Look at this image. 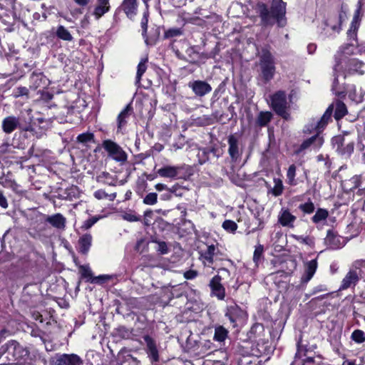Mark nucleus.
Segmentation results:
<instances>
[{
	"label": "nucleus",
	"instance_id": "55",
	"mask_svg": "<svg viewBox=\"0 0 365 365\" xmlns=\"http://www.w3.org/2000/svg\"><path fill=\"white\" fill-rule=\"evenodd\" d=\"M169 190H170V192H171L172 195H175V196H182V195L181 189L178 184L174 185L171 187H169Z\"/></svg>",
	"mask_w": 365,
	"mask_h": 365
},
{
	"label": "nucleus",
	"instance_id": "3",
	"mask_svg": "<svg viewBox=\"0 0 365 365\" xmlns=\"http://www.w3.org/2000/svg\"><path fill=\"white\" fill-rule=\"evenodd\" d=\"M334 106V118L336 120H338L346 115L348 111L345 103L339 100H336L334 103L331 104L328 107L319 120H313V123L312 125L313 129L319 132L325 128L328 122L331 120Z\"/></svg>",
	"mask_w": 365,
	"mask_h": 365
},
{
	"label": "nucleus",
	"instance_id": "64",
	"mask_svg": "<svg viewBox=\"0 0 365 365\" xmlns=\"http://www.w3.org/2000/svg\"><path fill=\"white\" fill-rule=\"evenodd\" d=\"M171 1V4L176 7H179L181 6V4H184L185 0H170Z\"/></svg>",
	"mask_w": 365,
	"mask_h": 365
},
{
	"label": "nucleus",
	"instance_id": "35",
	"mask_svg": "<svg viewBox=\"0 0 365 365\" xmlns=\"http://www.w3.org/2000/svg\"><path fill=\"white\" fill-rule=\"evenodd\" d=\"M317 267V262L316 260H310L306 264L305 266V281L307 282L312 279L314 274Z\"/></svg>",
	"mask_w": 365,
	"mask_h": 365
},
{
	"label": "nucleus",
	"instance_id": "38",
	"mask_svg": "<svg viewBox=\"0 0 365 365\" xmlns=\"http://www.w3.org/2000/svg\"><path fill=\"white\" fill-rule=\"evenodd\" d=\"M274 187L269 190V192L274 197H278L282 194L284 185L282 181L279 178H274Z\"/></svg>",
	"mask_w": 365,
	"mask_h": 365
},
{
	"label": "nucleus",
	"instance_id": "17",
	"mask_svg": "<svg viewBox=\"0 0 365 365\" xmlns=\"http://www.w3.org/2000/svg\"><path fill=\"white\" fill-rule=\"evenodd\" d=\"M143 339L146 344V352L152 362L159 361V353L156 346L155 341L149 335L143 336Z\"/></svg>",
	"mask_w": 365,
	"mask_h": 365
},
{
	"label": "nucleus",
	"instance_id": "46",
	"mask_svg": "<svg viewBox=\"0 0 365 365\" xmlns=\"http://www.w3.org/2000/svg\"><path fill=\"white\" fill-rule=\"evenodd\" d=\"M143 203L148 205H155L158 202V195L155 192L147 194L143 200Z\"/></svg>",
	"mask_w": 365,
	"mask_h": 365
},
{
	"label": "nucleus",
	"instance_id": "11",
	"mask_svg": "<svg viewBox=\"0 0 365 365\" xmlns=\"http://www.w3.org/2000/svg\"><path fill=\"white\" fill-rule=\"evenodd\" d=\"M229 145L228 153L232 162L236 163L240 159L242 151L240 148V141L235 135H230L227 139Z\"/></svg>",
	"mask_w": 365,
	"mask_h": 365
},
{
	"label": "nucleus",
	"instance_id": "33",
	"mask_svg": "<svg viewBox=\"0 0 365 365\" xmlns=\"http://www.w3.org/2000/svg\"><path fill=\"white\" fill-rule=\"evenodd\" d=\"M56 35L58 38L66 41H71L73 39L69 31L61 25L57 27Z\"/></svg>",
	"mask_w": 365,
	"mask_h": 365
},
{
	"label": "nucleus",
	"instance_id": "49",
	"mask_svg": "<svg viewBox=\"0 0 365 365\" xmlns=\"http://www.w3.org/2000/svg\"><path fill=\"white\" fill-rule=\"evenodd\" d=\"M222 227L226 231L234 232L237 228V225L232 220H227L222 223Z\"/></svg>",
	"mask_w": 365,
	"mask_h": 365
},
{
	"label": "nucleus",
	"instance_id": "32",
	"mask_svg": "<svg viewBox=\"0 0 365 365\" xmlns=\"http://www.w3.org/2000/svg\"><path fill=\"white\" fill-rule=\"evenodd\" d=\"M217 248L214 245H209L207 250L202 254V257L205 259L204 262L210 264L213 263V258L215 255Z\"/></svg>",
	"mask_w": 365,
	"mask_h": 365
},
{
	"label": "nucleus",
	"instance_id": "21",
	"mask_svg": "<svg viewBox=\"0 0 365 365\" xmlns=\"http://www.w3.org/2000/svg\"><path fill=\"white\" fill-rule=\"evenodd\" d=\"M93 237L90 233L81 236L78 241V251L83 255H88L92 245Z\"/></svg>",
	"mask_w": 365,
	"mask_h": 365
},
{
	"label": "nucleus",
	"instance_id": "9",
	"mask_svg": "<svg viewBox=\"0 0 365 365\" xmlns=\"http://www.w3.org/2000/svg\"><path fill=\"white\" fill-rule=\"evenodd\" d=\"M225 316L230 320L233 327L245 317V312L236 304L227 307Z\"/></svg>",
	"mask_w": 365,
	"mask_h": 365
},
{
	"label": "nucleus",
	"instance_id": "23",
	"mask_svg": "<svg viewBox=\"0 0 365 365\" xmlns=\"http://www.w3.org/2000/svg\"><path fill=\"white\" fill-rule=\"evenodd\" d=\"M110 9V0H96V5L93 11V15L96 20H99Z\"/></svg>",
	"mask_w": 365,
	"mask_h": 365
},
{
	"label": "nucleus",
	"instance_id": "2",
	"mask_svg": "<svg viewBox=\"0 0 365 365\" xmlns=\"http://www.w3.org/2000/svg\"><path fill=\"white\" fill-rule=\"evenodd\" d=\"M27 116L21 114L18 116L10 115L5 117L1 122V129L6 134H11L16 130L33 132V116L31 110H27Z\"/></svg>",
	"mask_w": 365,
	"mask_h": 365
},
{
	"label": "nucleus",
	"instance_id": "42",
	"mask_svg": "<svg viewBox=\"0 0 365 365\" xmlns=\"http://www.w3.org/2000/svg\"><path fill=\"white\" fill-rule=\"evenodd\" d=\"M296 165L292 164L291 165L287 173V178L288 180V184L290 185H295L297 184L295 176H296Z\"/></svg>",
	"mask_w": 365,
	"mask_h": 365
},
{
	"label": "nucleus",
	"instance_id": "54",
	"mask_svg": "<svg viewBox=\"0 0 365 365\" xmlns=\"http://www.w3.org/2000/svg\"><path fill=\"white\" fill-rule=\"evenodd\" d=\"M181 34V31L179 29H171L165 31V38H173L175 36H180Z\"/></svg>",
	"mask_w": 365,
	"mask_h": 365
},
{
	"label": "nucleus",
	"instance_id": "29",
	"mask_svg": "<svg viewBox=\"0 0 365 365\" xmlns=\"http://www.w3.org/2000/svg\"><path fill=\"white\" fill-rule=\"evenodd\" d=\"M342 69H343V66H340V68L336 71H335L333 69L334 78V81H333V83H332L331 90L334 93V94L339 98H344L346 96V91L344 90H341L339 88V81H338L339 74L338 73L339 72H341L342 71Z\"/></svg>",
	"mask_w": 365,
	"mask_h": 365
},
{
	"label": "nucleus",
	"instance_id": "10",
	"mask_svg": "<svg viewBox=\"0 0 365 365\" xmlns=\"http://www.w3.org/2000/svg\"><path fill=\"white\" fill-rule=\"evenodd\" d=\"M5 346L6 353L12 356L13 361H19L26 354V351L15 340L9 341Z\"/></svg>",
	"mask_w": 365,
	"mask_h": 365
},
{
	"label": "nucleus",
	"instance_id": "1",
	"mask_svg": "<svg viewBox=\"0 0 365 365\" xmlns=\"http://www.w3.org/2000/svg\"><path fill=\"white\" fill-rule=\"evenodd\" d=\"M256 10L264 26H272L277 22L279 27H284L287 24L286 3L282 0H272L270 10L265 4L258 3Z\"/></svg>",
	"mask_w": 365,
	"mask_h": 365
},
{
	"label": "nucleus",
	"instance_id": "27",
	"mask_svg": "<svg viewBox=\"0 0 365 365\" xmlns=\"http://www.w3.org/2000/svg\"><path fill=\"white\" fill-rule=\"evenodd\" d=\"M181 167L166 165L158 170L157 173L162 178H175L178 176Z\"/></svg>",
	"mask_w": 365,
	"mask_h": 365
},
{
	"label": "nucleus",
	"instance_id": "13",
	"mask_svg": "<svg viewBox=\"0 0 365 365\" xmlns=\"http://www.w3.org/2000/svg\"><path fill=\"white\" fill-rule=\"evenodd\" d=\"M138 0H123L119 7L116 9L115 14L123 11L130 19H133L138 14Z\"/></svg>",
	"mask_w": 365,
	"mask_h": 365
},
{
	"label": "nucleus",
	"instance_id": "16",
	"mask_svg": "<svg viewBox=\"0 0 365 365\" xmlns=\"http://www.w3.org/2000/svg\"><path fill=\"white\" fill-rule=\"evenodd\" d=\"M82 359L75 354H58L56 356L55 365H81Z\"/></svg>",
	"mask_w": 365,
	"mask_h": 365
},
{
	"label": "nucleus",
	"instance_id": "53",
	"mask_svg": "<svg viewBox=\"0 0 365 365\" xmlns=\"http://www.w3.org/2000/svg\"><path fill=\"white\" fill-rule=\"evenodd\" d=\"M98 220V218L96 217H93L91 218H89L83 222V225H81V229L83 230H88L91 228L95 223L97 222Z\"/></svg>",
	"mask_w": 365,
	"mask_h": 365
},
{
	"label": "nucleus",
	"instance_id": "6",
	"mask_svg": "<svg viewBox=\"0 0 365 365\" xmlns=\"http://www.w3.org/2000/svg\"><path fill=\"white\" fill-rule=\"evenodd\" d=\"M271 106L273 110L285 120H289V105L287 101L286 93L282 91H277L271 96Z\"/></svg>",
	"mask_w": 365,
	"mask_h": 365
},
{
	"label": "nucleus",
	"instance_id": "48",
	"mask_svg": "<svg viewBox=\"0 0 365 365\" xmlns=\"http://www.w3.org/2000/svg\"><path fill=\"white\" fill-rule=\"evenodd\" d=\"M264 252V247L262 245H258L255 247V250L253 255V261L257 264L258 262L262 259Z\"/></svg>",
	"mask_w": 365,
	"mask_h": 365
},
{
	"label": "nucleus",
	"instance_id": "41",
	"mask_svg": "<svg viewBox=\"0 0 365 365\" xmlns=\"http://www.w3.org/2000/svg\"><path fill=\"white\" fill-rule=\"evenodd\" d=\"M77 141L83 144L88 143H94V134L93 133L86 132L78 135Z\"/></svg>",
	"mask_w": 365,
	"mask_h": 365
},
{
	"label": "nucleus",
	"instance_id": "39",
	"mask_svg": "<svg viewBox=\"0 0 365 365\" xmlns=\"http://www.w3.org/2000/svg\"><path fill=\"white\" fill-rule=\"evenodd\" d=\"M329 216V212L326 209L319 208L314 215L312 217L314 223L317 224L325 220Z\"/></svg>",
	"mask_w": 365,
	"mask_h": 365
},
{
	"label": "nucleus",
	"instance_id": "40",
	"mask_svg": "<svg viewBox=\"0 0 365 365\" xmlns=\"http://www.w3.org/2000/svg\"><path fill=\"white\" fill-rule=\"evenodd\" d=\"M359 7L356 10V14H357L359 12V10H360V7H361L360 2H359ZM356 20H357V16L355 15L354 17V19H353V21L351 22V27H350V29L347 31L348 37L350 39L351 38H353V39H356V30H357V27L356 26Z\"/></svg>",
	"mask_w": 365,
	"mask_h": 365
},
{
	"label": "nucleus",
	"instance_id": "59",
	"mask_svg": "<svg viewBox=\"0 0 365 365\" xmlns=\"http://www.w3.org/2000/svg\"><path fill=\"white\" fill-rule=\"evenodd\" d=\"M155 188L157 191L158 192H162V191H167L168 190H169V187L165 185V184H163V183H158L155 185Z\"/></svg>",
	"mask_w": 365,
	"mask_h": 365
},
{
	"label": "nucleus",
	"instance_id": "34",
	"mask_svg": "<svg viewBox=\"0 0 365 365\" xmlns=\"http://www.w3.org/2000/svg\"><path fill=\"white\" fill-rule=\"evenodd\" d=\"M228 336V331L222 326H217L215 329L213 339L216 341L222 342Z\"/></svg>",
	"mask_w": 365,
	"mask_h": 365
},
{
	"label": "nucleus",
	"instance_id": "19",
	"mask_svg": "<svg viewBox=\"0 0 365 365\" xmlns=\"http://www.w3.org/2000/svg\"><path fill=\"white\" fill-rule=\"evenodd\" d=\"M321 131H317V134L315 135H313L312 137L305 140L299 146V149L297 150V153H301L304 151L306 149H308L309 148H319L322 146V145L324 143L323 138L319 135V133Z\"/></svg>",
	"mask_w": 365,
	"mask_h": 365
},
{
	"label": "nucleus",
	"instance_id": "14",
	"mask_svg": "<svg viewBox=\"0 0 365 365\" xmlns=\"http://www.w3.org/2000/svg\"><path fill=\"white\" fill-rule=\"evenodd\" d=\"M188 87L198 97H202L212 91V86L206 81L195 80L188 83Z\"/></svg>",
	"mask_w": 365,
	"mask_h": 365
},
{
	"label": "nucleus",
	"instance_id": "36",
	"mask_svg": "<svg viewBox=\"0 0 365 365\" xmlns=\"http://www.w3.org/2000/svg\"><path fill=\"white\" fill-rule=\"evenodd\" d=\"M97 181L104 185L115 186V181L110 175V173L107 172H103L99 175L97 176Z\"/></svg>",
	"mask_w": 365,
	"mask_h": 365
},
{
	"label": "nucleus",
	"instance_id": "28",
	"mask_svg": "<svg viewBox=\"0 0 365 365\" xmlns=\"http://www.w3.org/2000/svg\"><path fill=\"white\" fill-rule=\"evenodd\" d=\"M324 242L330 249H337L340 247V237L335 232L329 230L327 231Z\"/></svg>",
	"mask_w": 365,
	"mask_h": 365
},
{
	"label": "nucleus",
	"instance_id": "7",
	"mask_svg": "<svg viewBox=\"0 0 365 365\" xmlns=\"http://www.w3.org/2000/svg\"><path fill=\"white\" fill-rule=\"evenodd\" d=\"M102 146L108 153V157L121 164L126 162L128 155L123 148L116 143L111 140H105L103 141Z\"/></svg>",
	"mask_w": 365,
	"mask_h": 365
},
{
	"label": "nucleus",
	"instance_id": "22",
	"mask_svg": "<svg viewBox=\"0 0 365 365\" xmlns=\"http://www.w3.org/2000/svg\"><path fill=\"white\" fill-rule=\"evenodd\" d=\"M80 272L82 277L86 279L88 282L91 283H102L105 279H108L107 275H100L98 277H93L92 272L88 266H80Z\"/></svg>",
	"mask_w": 365,
	"mask_h": 365
},
{
	"label": "nucleus",
	"instance_id": "43",
	"mask_svg": "<svg viewBox=\"0 0 365 365\" xmlns=\"http://www.w3.org/2000/svg\"><path fill=\"white\" fill-rule=\"evenodd\" d=\"M299 209L304 214H312L314 212L315 210V206L312 200H309L307 202L300 204L299 205Z\"/></svg>",
	"mask_w": 365,
	"mask_h": 365
},
{
	"label": "nucleus",
	"instance_id": "31",
	"mask_svg": "<svg viewBox=\"0 0 365 365\" xmlns=\"http://www.w3.org/2000/svg\"><path fill=\"white\" fill-rule=\"evenodd\" d=\"M272 114L269 111H261L256 120L257 124L260 127L266 126L272 120Z\"/></svg>",
	"mask_w": 365,
	"mask_h": 365
},
{
	"label": "nucleus",
	"instance_id": "62",
	"mask_svg": "<svg viewBox=\"0 0 365 365\" xmlns=\"http://www.w3.org/2000/svg\"><path fill=\"white\" fill-rule=\"evenodd\" d=\"M317 49V45L314 43H309L307 46V51L309 54H313Z\"/></svg>",
	"mask_w": 365,
	"mask_h": 365
},
{
	"label": "nucleus",
	"instance_id": "37",
	"mask_svg": "<svg viewBox=\"0 0 365 365\" xmlns=\"http://www.w3.org/2000/svg\"><path fill=\"white\" fill-rule=\"evenodd\" d=\"M148 62V58H142L137 67V73L135 77V83H140L141 77L147 69L146 63Z\"/></svg>",
	"mask_w": 365,
	"mask_h": 365
},
{
	"label": "nucleus",
	"instance_id": "51",
	"mask_svg": "<svg viewBox=\"0 0 365 365\" xmlns=\"http://www.w3.org/2000/svg\"><path fill=\"white\" fill-rule=\"evenodd\" d=\"M29 96V89L26 87L24 86H19L17 87L14 90V96L15 98H19L21 96Z\"/></svg>",
	"mask_w": 365,
	"mask_h": 365
},
{
	"label": "nucleus",
	"instance_id": "50",
	"mask_svg": "<svg viewBox=\"0 0 365 365\" xmlns=\"http://www.w3.org/2000/svg\"><path fill=\"white\" fill-rule=\"evenodd\" d=\"M152 242L158 245V247L157 248V251L160 254L165 255L168 252V248L167 244L165 242L157 240H153Z\"/></svg>",
	"mask_w": 365,
	"mask_h": 365
},
{
	"label": "nucleus",
	"instance_id": "26",
	"mask_svg": "<svg viewBox=\"0 0 365 365\" xmlns=\"http://www.w3.org/2000/svg\"><path fill=\"white\" fill-rule=\"evenodd\" d=\"M48 79L41 72H33L30 76V87L37 89L40 87H45L47 85Z\"/></svg>",
	"mask_w": 365,
	"mask_h": 365
},
{
	"label": "nucleus",
	"instance_id": "47",
	"mask_svg": "<svg viewBox=\"0 0 365 365\" xmlns=\"http://www.w3.org/2000/svg\"><path fill=\"white\" fill-rule=\"evenodd\" d=\"M292 237L297 240V242L307 245L309 246H312L314 245V240L313 238L308 237V236H302V235H293Z\"/></svg>",
	"mask_w": 365,
	"mask_h": 365
},
{
	"label": "nucleus",
	"instance_id": "58",
	"mask_svg": "<svg viewBox=\"0 0 365 365\" xmlns=\"http://www.w3.org/2000/svg\"><path fill=\"white\" fill-rule=\"evenodd\" d=\"M123 218L128 222H136L139 220V218L135 215L126 213L124 215Z\"/></svg>",
	"mask_w": 365,
	"mask_h": 365
},
{
	"label": "nucleus",
	"instance_id": "24",
	"mask_svg": "<svg viewBox=\"0 0 365 365\" xmlns=\"http://www.w3.org/2000/svg\"><path fill=\"white\" fill-rule=\"evenodd\" d=\"M346 63V68H345V76L344 78H346V75H351L354 73H359L360 75H362L364 72L361 70V67L363 66L364 63L361 61H358L355 58L349 59Z\"/></svg>",
	"mask_w": 365,
	"mask_h": 365
},
{
	"label": "nucleus",
	"instance_id": "57",
	"mask_svg": "<svg viewBox=\"0 0 365 365\" xmlns=\"http://www.w3.org/2000/svg\"><path fill=\"white\" fill-rule=\"evenodd\" d=\"M197 276V272L195 270H188L184 273V277L187 279H195Z\"/></svg>",
	"mask_w": 365,
	"mask_h": 365
},
{
	"label": "nucleus",
	"instance_id": "52",
	"mask_svg": "<svg viewBox=\"0 0 365 365\" xmlns=\"http://www.w3.org/2000/svg\"><path fill=\"white\" fill-rule=\"evenodd\" d=\"M148 12H144L143 18L141 19L140 25L142 28V35L145 37L147 29H148Z\"/></svg>",
	"mask_w": 365,
	"mask_h": 365
},
{
	"label": "nucleus",
	"instance_id": "5",
	"mask_svg": "<svg viewBox=\"0 0 365 365\" xmlns=\"http://www.w3.org/2000/svg\"><path fill=\"white\" fill-rule=\"evenodd\" d=\"M355 136L348 133L343 135L335 136L332 138V145L336 151L341 155L349 157L354 152Z\"/></svg>",
	"mask_w": 365,
	"mask_h": 365
},
{
	"label": "nucleus",
	"instance_id": "15",
	"mask_svg": "<svg viewBox=\"0 0 365 365\" xmlns=\"http://www.w3.org/2000/svg\"><path fill=\"white\" fill-rule=\"evenodd\" d=\"M296 220V216L292 215L289 210L286 207H282L279 212L277 216L278 223L280 224L282 227H287L289 228H293L294 227V222Z\"/></svg>",
	"mask_w": 365,
	"mask_h": 365
},
{
	"label": "nucleus",
	"instance_id": "18",
	"mask_svg": "<svg viewBox=\"0 0 365 365\" xmlns=\"http://www.w3.org/2000/svg\"><path fill=\"white\" fill-rule=\"evenodd\" d=\"M346 18V14L340 12L338 14H334L329 17L325 24L327 29H331L334 33H339L341 31V24Z\"/></svg>",
	"mask_w": 365,
	"mask_h": 365
},
{
	"label": "nucleus",
	"instance_id": "4",
	"mask_svg": "<svg viewBox=\"0 0 365 365\" xmlns=\"http://www.w3.org/2000/svg\"><path fill=\"white\" fill-rule=\"evenodd\" d=\"M259 66L261 76L264 83L270 81L274 76L276 67L274 56L267 48L262 50V53L259 56Z\"/></svg>",
	"mask_w": 365,
	"mask_h": 365
},
{
	"label": "nucleus",
	"instance_id": "20",
	"mask_svg": "<svg viewBox=\"0 0 365 365\" xmlns=\"http://www.w3.org/2000/svg\"><path fill=\"white\" fill-rule=\"evenodd\" d=\"M359 280V277L356 270L350 269L342 279L339 290H345L356 286Z\"/></svg>",
	"mask_w": 365,
	"mask_h": 365
},
{
	"label": "nucleus",
	"instance_id": "25",
	"mask_svg": "<svg viewBox=\"0 0 365 365\" xmlns=\"http://www.w3.org/2000/svg\"><path fill=\"white\" fill-rule=\"evenodd\" d=\"M45 220L56 229L64 230L66 227V218L61 213L48 215Z\"/></svg>",
	"mask_w": 365,
	"mask_h": 365
},
{
	"label": "nucleus",
	"instance_id": "12",
	"mask_svg": "<svg viewBox=\"0 0 365 365\" xmlns=\"http://www.w3.org/2000/svg\"><path fill=\"white\" fill-rule=\"evenodd\" d=\"M221 281L222 276L217 274L211 279L209 286L211 289V295L216 297L219 300H224L225 297V288Z\"/></svg>",
	"mask_w": 365,
	"mask_h": 365
},
{
	"label": "nucleus",
	"instance_id": "30",
	"mask_svg": "<svg viewBox=\"0 0 365 365\" xmlns=\"http://www.w3.org/2000/svg\"><path fill=\"white\" fill-rule=\"evenodd\" d=\"M133 111V108L131 104L129 103L126 106V107L118 114V128L120 129L123 126H124L127 121L126 118L131 114Z\"/></svg>",
	"mask_w": 365,
	"mask_h": 365
},
{
	"label": "nucleus",
	"instance_id": "8",
	"mask_svg": "<svg viewBox=\"0 0 365 365\" xmlns=\"http://www.w3.org/2000/svg\"><path fill=\"white\" fill-rule=\"evenodd\" d=\"M357 48L354 43H347L339 48V51L334 56L335 64L334 70L338 71L340 66H342L343 62H346L349 59L348 56L356 54L357 53Z\"/></svg>",
	"mask_w": 365,
	"mask_h": 365
},
{
	"label": "nucleus",
	"instance_id": "61",
	"mask_svg": "<svg viewBox=\"0 0 365 365\" xmlns=\"http://www.w3.org/2000/svg\"><path fill=\"white\" fill-rule=\"evenodd\" d=\"M0 206L4 209H6L9 206L7 200L3 194L0 196Z\"/></svg>",
	"mask_w": 365,
	"mask_h": 365
},
{
	"label": "nucleus",
	"instance_id": "56",
	"mask_svg": "<svg viewBox=\"0 0 365 365\" xmlns=\"http://www.w3.org/2000/svg\"><path fill=\"white\" fill-rule=\"evenodd\" d=\"M53 97V95L48 91H42L41 93V99L45 102H48Z\"/></svg>",
	"mask_w": 365,
	"mask_h": 365
},
{
	"label": "nucleus",
	"instance_id": "60",
	"mask_svg": "<svg viewBox=\"0 0 365 365\" xmlns=\"http://www.w3.org/2000/svg\"><path fill=\"white\" fill-rule=\"evenodd\" d=\"M172 197L173 195L170 192V190H168L160 195V199L162 200H170L172 198Z\"/></svg>",
	"mask_w": 365,
	"mask_h": 365
},
{
	"label": "nucleus",
	"instance_id": "45",
	"mask_svg": "<svg viewBox=\"0 0 365 365\" xmlns=\"http://www.w3.org/2000/svg\"><path fill=\"white\" fill-rule=\"evenodd\" d=\"M94 197L98 200H103L109 197L110 200H113L116 197L115 193L108 195L103 190H98L93 193Z\"/></svg>",
	"mask_w": 365,
	"mask_h": 365
},
{
	"label": "nucleus",
	"instance_id": "44",
	"mask_svg": "<svg viewBox=\"0 0 365 365\" xmlns=\"http://www.w3.org/2000/svg\"><path fill=\"white\" fill-rule=\"evenodd\" d=\"M351 339L357 344H361L365 342V333L361 329H356L352 332Z\"/></svg>",
	"mask_w": 365,
	"mask_h": 365
},
{
	"label": "nucleus",
	"instance_id": "63",
	"mask_svg": "<svg viewBox=\"0 0 365 365\" xmlns=\"http://www.w3.org/2000/svg\"><path fill=\"white\" fill-rule=\"evenodd\" d=\"M76 4H78L80 6H87L90 2L91 0H73Z\"/></svg>",
	"mask_w": 365,
	"mask_h": 365
}]
</instances>
